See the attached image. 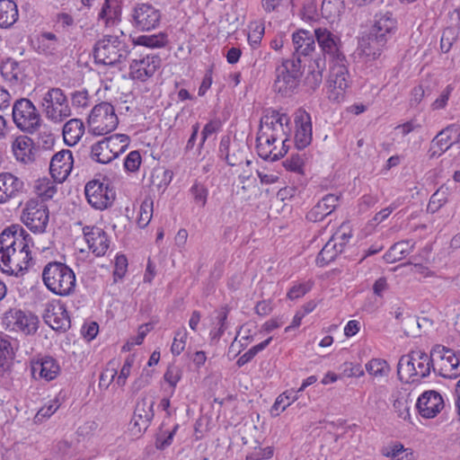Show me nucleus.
Returning <instances> with one entry per match:
<instances>
[{
  "label": "nucleus",
  "mask_w": 460,
  "mask_h": 460,
  "mask_svg": "<svg viewBox=\"0 0 460 460\" xmlns=\"http://www.w3.org/2000/svg\"><path fill=\"white\" fill-rule=\"evenodd\" d=\"M314 36L319 46V52L312 58L307 64V73L305 84L312 90H316L322 84L323 72L326 69V56L329 57L330 64L333 62H343L346 56L341 50V42L338 36L327 29L318 28L314 30Z\"/></svg>",
  "instance_id": "f257e3e1"
},
{
  "label": "nucleus",
  "mask_w": 460,
  "mask_h": 460,
  "mask_svg": "<svg viewBox=\"0 0 460 460\" xmlns=\"http://www.w3.org/2000/svg\"><path fill=\"white\" fill-rule=\"evenodd\" d=\"M431 368L436 373L434 357L421 350H412L402 355L397 365V375L401 381L408 384L420 383L430 374Z\"/></svg>",
  "instance_id": "f03ea898"
},
{
  "label": "nucleus",
  "mask_w": 460,
  "mask_h": 460,
  "mask_svg": "<svg viewBox=\"0 0 460 460\" xmlns=\"http://www.w3.org/2000/svg\"><path fill=\"white\" fill-rule=\"evenodd\" d=\"M42 280L46 288L55 295L66 296L75 291V272L63 262L47 263L42 270Z\"/></svg>",
  "instance_id": "7ed1b4c3"
},
{
  "label": "nucleus",
  "mask_w": 460,
  "mask_h": 460,
  "mask_svg": "<svg viewBox=\"0 0 460 460\" xmlns=\"http://www.w3.org/2000/svg\"><path fill=\"white\" fill-rule=\"evenodd\" d=\"M93 53L96 63L113 66L125 61L130 49L118 36L106 35L94 44Z\"/></svg>",
  "instance_id": "20e7f679"
},
{
  "label": "nucleus",
  "mask_w": 460,
  "mask_h": 460,
  "mask_svg": "<svg viewBox=\"0 0 460 460\" xmlns=\"http://www.w3.org/2000/svg\"><path fill=\"white\" fill-rule=\"evenodd\" d=\"M274 91L284 97L291 96L299 85L303 75L302 59L288 58L276 67Z\"/></svg>",
  "instance_id": "39448f33"
},
{
  "label": "nucleus",
  "mask_w": 460,
  "mask_h": 460,
  "mask_svg": "<svg viewBox=\"0 0 460 460\" xmlns=\"http://www.w3.org/2000/svg\"><path fill=\"white\" fill-rule=\"evenodd\" d=\"M12 115L15 126L27 134L37 132L41 126V116L30 99L16 100L13 105Z\"/></svg>",
  "instance_id": "423d86ee"
},
{
  "label": "nucleus",
  "mask_w": 460,
  "mask_h": 460,
  "mask_svg": "<svg viewBox=\"0 0 460 460\" xmlns=\"http://www.w3.org/2000/svg\"><path fill=\"white\" fill-rule=\"evenodd\" d=\"M87 123L93 134L103 136L117 128L119 119L112 104L102 102L92 109Z\"/></svg>",
  "instance_id": "0eeeda50"
},
{
  "label": "nucleus",
  "mask_w": 460,
  "mask_h": 460,
  "mask_svg": "<svg viewBox=\"0 0 460 460\" xmlns=\"http://www.w3.org/2000/svg\"><path fill=\"white\" fill-rule=\"evenodd\" d=\"M347 58L343 62L330 64V73L327 79L328 99L340 103L345 100L346 90L350 86Z\"/></svg>",
  "instance_id": "6e6552de"
},
{
  "label": "nucleus",
  "mask_w": 460,
  "mask_h": 460,
  "mask_svg": "<svg viewBox=\"0 0 460 460\" xmlns=\"http://www.w3.org/2000/svg\"><path fill=\"white\" fill-rule=\"evenodd\" d=\"M22 219L31 232L35 234L44 233L49 219V208L43 200L31 199L26 203Z\"/></svg>",
  "instance_id": "1a4fd4ad"
},
{
  "label": "nucleus",
  "mask_w": 460,
  "mask_h": 460,
  "mask_svg": "<svg viewBox=\"0 0 460 460\" xmlns=\"http://www.w3.org/2000/svg\"><path fill=\"white\" fill-rule=\"evenodd\" d=\"M161 11L149 3H137L131 10V25L142 31L156 29L161 22Z\"/></svg>",
  "instance_id": "9d476101"
},
{
  "label": "nucleus",
  "mask_w": 460,
  "mask_h": 460,
  "mask_svg": "<svg viewBox=\"0 0 460 460\" xmlns=\"http://www.w3.org/2000/svg\"><path fill=\"white\" fill-rule=\"evenodd\" d=\"M31 235L19 225H12L0 234V255L28 250Z\"/></svg>",
  "instance_id": "9b49d317"
},
{
  "label": "nucleus",
  "mask_w": 460,
  "mask_h": 460,
  "mask_svg": "<svg viewBox=\"0 0 460 460\" xmlns=\"http://www.w3.org/2000/svg\"><path fill=\"white\" fill-rule=\"evenodd\" d=\"M396 32V30H385L373 25L367 38H362L360 47L363 53L372 59L377 58L382 51L391 41Z\"/></svg>",
  "instance_id": "f8f14e48"
},
{
  "label": "nucleus",
  "mask_w": 460,
  "mask_h": 460,
  "mask_svg": "<svg viewBox=\"0 0 460 460\" xmlns=\"http://www.w3.org/2000/svg\"><path fill=\"white\" fill-rule=\"evenodd\" d=\"M84 194L88 203L99 210L111 206L115 199V191L99 180L88 181L84 187Z\"/></svg>",
  "instance_id": "ddd939ff"
},
{
  "label": "nucleus",
  "mask_w": 460,
  "mask_h": 460,
  "mask_svg": "<svg viewBox=\"0 0 460 460\" xmlns=\"http://www.w3.org/2000/svg\"><path fill=\"white\" fill-rule=\"evenodd\" d=\"M31 261L29 248L14 252L13 255L4 253L0 255V270L8 276L22 277L28 271Z\"/></svg>",
  "instance_id": "4468645a"
},
{
  "label": "nucleus",
  "mask_w": 460,
  "mask_h": 460,
  "mask_svg": "<svg viewBox=\"0 0 460 460\" xmlns=\"http://www.w3.org/2000/svg\"><path fill=\"white\" fill-rule=\"evenodd\" d=\"M315 36L306 30H298L292 35L294 53L291 58L302 59V65L306 66L312 58L315 57Z\"/></svg>",
  "instance_id": "2eb2a0df"
},
{
  "label": "nucleus",
  "mask_w": 460,
  "mask_h": 460,
  "mask_svg": "<svg viewBox=\"0 0 460 460\" xmlns=\"http://www.w3.org/2000/svg\"><path fill=\"white\" fill-rule=\"evenodd\" d=\"M26 193L25 184L22 179L11 172L0 173V204L10 200H18Z\"/></svg>",
  "instance_id": "dca6fc26"
},
{
  "label": "nucleus",
  "mask_w": 460,
  "mask_h": 460,
  "mask_svg": "<svg viewBox=\"0 0 460 460\" xmlns=\"http://www.w3.org/2000/svg\"><path fill=\"white\" fill-rule=\"evenodd\" d=\"M444 406L445 403L442 395L435 390H429L422 393L416 403V408L420 415L425 419L435 418Z\"/></svg>",
  "instance_id": "f3484780"
},
{
  "label": "nucleus",
  "mask_w": 460,
  "mask_h": 460,
  "mask_svg": "<svg viewBox=\"0 0 460 460\" xmlns=\"http://www.w3.org/2000/svg\"><path fill=\"white\" fill-rule=\"evenodd\" d=\"M161 66V58L157 55H146L141 59H133L129 65L130 77L141 82L154 75Z\"/></svg>",
  "instance_id": "a211bd4d"
},
{
  "label": "nucleus",
  "mask_w": 460,
  "mask_h": 460,
  "mask_svg": "<svg viewBox=\"0 0 460 460\" xmlns=\"http://www.w3.org/2000/svg\"><path fill=\"white\" fill-rule=\"evenodd\" d=\"M83 233L89 249L95 256L101 257L107 252L111 242L102 228L87 226L83 228Z\"/></svg>",
  "instance_id": "6ab92c4d"
},
{
  "label": "nucleus",
  "mask_w": 460,
  "mask_h": 460,
  "mask_svg": "<svg viewBox=\"0 0 460 460\" xmlns=\"http://www.w3.org/2000/svg\"><path fill=\"white\" fill-rule=\"evenodd\" d=\"M296 134L295 146L297 149H304L312 142V122L310 114L299 111L295 116Z\"/></svg>",
  "instance_id": "aec40b11"
},
{
  "label": "nucleus",
  "mask_w": 460,
  "mask_h": 460,
  "mask_svg": "<svg viewBox=\"0 0 460 460\" xmlns=\"http://www.w3.org/2000/svg\"><path fill=\"white\" fill-rule=\"evenodd\" d=\"M26 67L25 61L19 62L14 58H7L1 62L0 73L4 80L8 82L11 86H16L24 82Z\"/></svg>",
  "instance_id": "412c9836"
},
{
  "label": "nucleus",
  "mask_w": 460,
  "mask_h": 460,
  "mask_svg": "<svg viewBox=\"0 0 460 460\" xmlns=\"http://www.w3.org/2000/svg\"><path fill=\"white\" fill-rule=\"evenodd\" d=\"M9 323L13 329L22 331L26 335L33 334L38 330L39 318L32 314H26L19 309H12L7 314Z\"/></svg>",
  "instance_id": "4be33fe9"
},
{
  "label": "nucleus",
  "mask_w": 460,
  "mask_h": 460,
  "mask_svg": "<svg viewBox=\"0 0 460 460\" xmlns=\"http://www.w3.org/2000/svg\"><path fill=\"white\" fill-rule=\"evenodd\" d=\"M154 401H148L147 398H141L137 402L132 422L134 428H137V432L146 431L149 427L154 416Z\"/></svg>",
  "instance_id": "5701e85b"
},
{
  "label": "nucleus",
  "mask_w": 460,
  "mask_h": 460,
  "mask_svg": "<svg viewBox=\"0 0 460 460\" xmlns=\"http://www.w3.org/2000/svg\"><path fill=\"white\" fill-rule=\"evenodd\" d=\"M43 318L45 323L56 331L66 332L71 325L68 312L63 305L49 307Z\"/></svg>",
  "instance_id": "b1692460"
},
{
  "label": "nucleus",
  "mask_w": 460,
  "mask_h": 460,
  "mask_svg": "<svg viewBox=\"0 0 460 460\" xmlns=\"http://www.w3.org/2000/svg\"><path fill=\"white\" fill-rule=\"evenodd\" d=\"M279 139L278 134H270L269 131L259 130L256 138V150L258 155L266 161H277L282 157L281 153H272L271 146Z\"/></svg>",
  "instance_id": "393cba45"
},
{
  "label": "nucleus",
  "mask_w": 460,
  "mask_h": 460,
  "mask_svg": "<svg viewBox=\"0 0 460 460\" xmlns=\"http://www.w3.org/2000/svg\"><path fill=\"white\" fill-rule=\"evenodd\" d=\"M339 197L334 194L325 195L306 214V219L311 222H320L329 216L338 206Z\"/></svg>",
  "instance_id": "a878e982"
},
{
  "label": "nucleus",
  "mask_w": 460,
  "mask_h": 460,
  "mask_svg": "<svg viewBox=\"0 0 460 460\" xmlns=\"http://www.w3.org/2000/svg\"><path fill=\"white\" fill-rule=\"evenodd\" d=\"M72 152L68 149H63L55 154L50 161L49 171L54 178H58L61 174L64 179L69 174L73 167Z\"/></svg>",
  "instance_id": "bb28decb"
},
{
  "label": "nucleus",
  "mask_w": 460,
  "mask_h": 460,
  "mask_svg": "<svg viewBox=\"0 0 460 460\" xmlns=\"http://www.w3.org/2000/svg\"><path fill=\"white\" fill-rule=\"evenodd\" d=\"M31 370L33 376L38 372L40 377L51 381L59 374L60 367L54 358L45 356L33 363Z\"/></svg>",
  "instance_id": "cd10ccee"
},
{
  "label": "nucleus",
  "mask_w": 460,
  "mask_h": 460,
  "mask_svg": "<svg viewBox=\"0 0 460 460\" xmlns=\"http://www.w3.org/2000/svg\"><path fill=\"white\" fill-rule=\"evenodd\" d=\"M13 151L17 160L29 164L34 161L33 140L27 136H19L13 142Z\"/></svg>",
  "instance_id": "c85d7f7f"
},
{
  "label": "nucleus",
  "mask_w": 460,
  "mask_h": 460,
  "mask_svg": "<svg viewBox=\"0 0 460 460\" xmlns=\"http://www.w3.org/2000/svg\"><path fill=\"white\" fill-rule=\"evenodd\" d=\"M122 0H105L98 14L99 21L106 26L114 25L120 21Z\"/></svg>",
  "instance_id": "c756f323"
},
{
  "label": "nucleus",
  "mask_w": 460,
  "mask_h": 460,
  "mask_svg": "<svg viewBox=\"0 0 460 460\" xmlns=\"http://www.w3.org/2000/svg\"><path fill=\"white\" fill-rule=\"evenodd\" d=\"M19 11L13 0H0V28L9 29L18 21Z\"/></svg>",
  "instance_id": "7c9ffc66"
},
{
  "label": "nucleus",
  "mask_w": 460,
  "mask_h": 460,
  "mask_svg": "<svg viewBox=\"0 0 460 460\" xmlns=\"http://www.w3.org/2000/svg\"><path fill=\"white\" fill-rule=\"evenodd\" d=\"M84 133V126L81 119H72L63 128V135L66 144L73 146L76 144Z\"/></svg>",
  "instance_id": "2f4dec72"
},
{
  "label": "nucleus",
  "mask_w": 460,
  "mask_h": 460,
  "mask_svg": "<svg viewBox=\"0 0 460 460\" xmlns=\"http://www.w3.org/2000/svg\"><path fill=\"white\" fill-rule=\"evenodd\" d=\"M38 52L46 56L54 55L59 46L57 35L49 31L42 32L38 39Z\"/></svg>",
  "instance_id": "473e14b6"
},
{
  "label": "nucleus",
  "mask_w": 460,
  "mask_h": 460,
  "mask_svg": "<svg viewBox=\"0 0 460 460\" xmlns=\"http://www.w3.org/2000/svg\"><path fill=\"white\" fill-rule=\"evenodd\" d=\"M341 252V247H338L336 242L331 238L318 253L316 264L320 267L326 266Z\"/></svg>",
  "instance_id": "72a5a7b5"
},
{
  "label": "nucleus",
  "mask_w": 460,
  "mask_h": 460,
  "mask_svg": "<svg viewBox=\"0 0 460 460\" xmlns=\"http://www.w3.org/2000/svg\"><path fill=\"white\" fill-rule=\"evenodd\" d=\"M90 157L99 164H109L115 159V155L111 153L104 138L93 144L91 147Z\"/></svg>",
  "instance_id": "f704fd0d"
},
{
  "label": "nucleus",
  "mask_w": 460,
  "mask_h": 460,
  "mask_svg": "<svg viewBox=\"0 0 460 460\" xmlns=\"http://www.w3.org/2000/svg\"><path fill=\"white\" fill-rule=\"evenodd\" d=\"M103 138L115 158L127 150L130 141L129 137L125 134H114Z\"/></svg>",
  "instance_id": "c9c22d12"
},
{
  "label": "nucleus",
  "mask_w": 460,
  "mask_h": 460,
  "mask_svg": "<svg viewBox=\"0 0 460 460\" xmlns=\"http://www.w3.org/2000/svg\"><path fill=\"white\" fill-rule=\"evenodd\" d=\"M168 42L167 34L164 32H159L153 35H141L136 40H133V45L144 46L147 48H163L166 46Z\"/></svg>",
  "instance_id": "e433bc0d"
},
{
  "label": "nucleus",
  "mask_w": 460,
  "mask_h": 460,
  "mask_svg": "<svg viewBox=\"0 0 460 460\" xmlns=\"http://www.w3.org/2000/svg\"><path fill=\"white\" fill-rule=\"evenodd\" d=\"M459 129V126L456 124H451L440 130L436 137L432 139L433 145H436L437 147L445 153L452 146L447 145V143L452 138V134L456 133Z\"/></svg>",
  "instance_id": "4c0bfd02"
},
{
  "label": "nucleus",
  "mask_w": 460,
  "mask_h": 460,
  "mask_svg": "<svg viewBox=\"0 0 460 460\" xmlns=\"http://www.w3.org/2000/svg\"><path fill=\"white\" fill-rule=\"evenodd\" d=\"M431 355L434 357V361L439 359V366H446L456 361L455 358L460 357V351L455 352L447 347L437 344L431 349Z\"/></svg>",
  "instance_id": "58836bf2"
},
{
  "label": "nucleus",
  "mask_w": 460,
  "mask_h": 460,
  "mask_svg": "<svg viewBox=\"0 0 460 460\" xmlns=\"http://www.w3.org/2000/svg\"><path fill=\"white\" fill-rule=\"evenodd\" d=\"M153 199L146 197L140 205L137 225L140 228H145L153 217Z\"/></svg>",
  "instance_id": "ea45409f"
},
{
  "label": "nucleus",
  "mask_w": 460,
  "mask_h": 460,
  "mask_svg": "<svg viewBox=\"0 0 460 460\" xmlns=\"http://www.w3.org/2000/svg\"><path fill=\"white\" fill-rule=\"evenodd\" d=\"M344 7V0H323L321 10L325 17L331 18L339 16Z\"/></svg>",
  "instance_id": "a19ab883"
},
{
  "label": "nucleus",
  "mask_w": 460,
  "mask_h": 460,
  "mask_svg": "<svg viewBox=\"0 0 460 460\" xmlns=\"http://www.w3.org/2000/svg\"><path fill=\"white\" fill-rule=\"evenodd\" d=\"M373 25H377L378 28L397 31V21L391 12H379L375 15V22Z\"/></svg>",
  "instance_id": "79ce46f5"
},
{
  "label": "nucleus",
  "mask_w": 460,
  "mask_h": 460,
  "mask_svg": "<svg viewBox=\"0 0 460 460\" xmlns=\"http://www.w3.org/2000/svg\"><path fill=\"white\" fill-rule=\"evenodd\" d=\"M366 370L369 375L375 376H385L389 373L387 362L380 358H373L366 364Z\"/></svg>",
  "instance_id": "37998d69"
},
{
  "label": "nucleus",
  "mask_w": 460,
  "mask_h": 460,
  "mask_svg": "<svg viewBox=\"0 0 460 460\" xmlns=\"http://www.w3.org/2000/svg\"><path fill=\"white\" fill-rule=\"evenodd\" d=\"M181 376L182 371L178 366H168L164 375V379L172 387V391L170 394L171 396L174 394L175 387L177 386L178 382L181 380Z\"/></svg>",
  "instance_id": "c03bdc74"
},
{
  "label": "nucleus",
  "mask_w": 460,
  "mask_h": 460,
  "mask_svg": "<svg viewBox=\"0 0 460 460\" xmlns=\"http://www.w3.org/2000/svg\"><path fill=\"white\" fill-rule=\"evenodd\" d=\"M190 192L196 204L199 205L201 208L206 206L208 190L204 184L195 181L191 186Z\"/></svg>",
  "instance_id": "a18cd8bd"
},
{
  "label": "nucleus",
  "mask_w": 460,
  "mask_h": 460,
  "mask_svg": "<svg viewBox=\"0 0 460 460\" xmlns=\"http://www.w3.org/2000/svg\"><path fill=\"white\" fill-rule=\"evenodd\" d=\"M299 393L300 392H297V390L293 389L284 392L276 399V402L273 404L272 409L278 411L279 408L282 405L281 411H285V409L288 406H289L291 402L297 400Z\"/></svg>",
  "instance_id": "49530a36"
},
{
  "label": "nucleus",
  "mask_w": 460,
  "mask_h": 460,
  "mask_svg": "<svg viewBox=\"0 0 460 460\" xmlns=\"http://www.w3.org/2000/svg\"><path fill=\"white\" fill-rule=\"evenodd\" d=\"M352 237L351 229L349 225L342 224L336 233L332 236V239L336 242L338 247L343 252L345 245Z\"/></svg>",
  "instance_id": "de8ad7c7"
},
{
  "label": "nucleus",
  "mask_w": 460,
  "mask_h": 460,
  "mask_svg": "<svg viewBox=\"0 0 460 460\" xmlns=\"http://www.w3.org/2000/svg\"><path fill=\"white\" fill-rule=\"evenodd\" d=\"M188 332L185 328H182L175 332L174 339L171 347V351L173 355H180L185 348Z\"/></svg>",
  "instance_id": "09e8293b"
},
{
  "label": "nucleus",
  "mask_w": 460,
  "mask_h": 460,
  "mask_svg": "<svg viewBox=\"0 0 460 460\" xmlns=\"http://www.w3.org/2000/svg\"><path fill=\"white\" fill-rule=\"evenodd\" d=\"M450 365L439 366L438 375L446 378H456L460 376V357L455 358Z\"/></svg>",
  "instance_id": "8fccbe9b"
},
{
  "label": "nucleus",
  "mask_w": 460,
  "mask_h": 460,
  "mask_svg": "<svg viewBox=\"0 0 460 460\" xmlns=\"http://www.w3.org/2000/svg\"><path fill=\"white\" fill-rule=\"evenodd\" d=\"M11 342L7 339V335L0 333V368H4L12 354Z\"/></svg>",
  "instance_id": "3c124183"
},
{
  "label": "nucleus",
  "mask_w": 460,
  "mask_h": 460,
  "mask_svg": "<svg viewBox=\"0 0 460 460\" xmlns=\"http://www.w3.org/2000/svg\"><path fill=\"white\" fill-rule=\"evenodd\" d=\"M283 165L288 171L300 173L303 171L304 158L299 154H293L283 162Z\"/></svg>",
  "instance_id": "603ef678"
},
{
  "label": "nucleus",
  "mask_w": 460,
  "mask_h": 460,
  "mask_svg": "<svg viewBox=\"0 0 460 460\" xmlns=\"http://www.w3.org/2000/svg\"><path fill=\"white\" fill-rule=\"evenodd\" d=\"M456 40V36L454 29H452V28L445 29L443 31L441 40H440L441 51L444 53H447L451 49Z\"/></svg>",
  "instance_id": "864d4df0"
},
{
  "label": "nucleus",
  "mask_w": 460,
  "mask_h": 460,
  "mask_svg": "<svg viewBox=\"0 0 460 460\" xmlns=\"http://www.w3.org/2000/svg\"><path fill=\"white\" fill-rule=\"evenodd\" d=\"M141 164V155L137 150L131 151L124 159V168L128 172H136Z\"/></svg>",
  "instance_id": "5fc2aeb1"
},
{
  "label": "nucleus",
  "mask_w": 460,
  "mask_h": 460,
  "mask_svg": "<svg viewBox=\"0 0 460 460\" xmlns=\"http://www.w3.org/2000/svg\"><path fill=\"white\" fill-rule=\"evenodd\" d=\"M250 28L252 32L248 35V41L252 47L255 48L261 43L264 34V25L263 23L254 22Z\"/></svg>",
  "instance_id": "6e6d98bb"
},
{
  "label": "nucleus",
  "mask_w": 460,
  "mask_h": 460,
  "mask_svg": "<svg viewBox=\"0 0 460 460\" xmlns=\"http://www.w3.org/2000/svg\"><path fill=\"white\" fill-rule=\"evenodd\" d=\"M407 449L404 448L403 445L401 443H395L391 450L384 453L386 456H390L396 460H411L412 453H405Z\"/></svg>",
  "instance_id": "4d7b16f0"
},
{
  "label": "nucleus",
  "mask_w": 460,
  "mask_h": 460,
  "mask_svg": "<svg viewBox=\"0 0 460 460\" xmlns=\"http://www.w3.org/2000/svg\"><path fill=\"white\" fill-rule=\"evenodd\" d=\"M128 259L125 255H117L115 259V270L113 271L114 280L121 279L127 271Z\"/></svg>",
  "instance_id": "13d9d810"
},
{
  "label": "nucleus",
  "mask_w": 460,
  "mask_h": 460,
  "mask_svg": "<svg viewBox=\"0 0 460 460\" xmlns=\"http://www.w3.org/2000/svg\"><path fill=\"white\" fill-rule=\"evenodd\" d=\"M454 90V86L452 84L447 85V87L442 91L439 97L437 98L433 103L431 104V107L433 110H441L444 109L447 106V101L449 99V96L451 93Z\"/></svg>",
  "instance_id": "bf43d9fd"
},
{
  "label": "nucleus",
  "mask_w": 460,
  "mask_h": 460,
  "mask_svg": "<svg viewBox=\"0 0 460 460\" xmlns=\"http://www.w3.org/2000/svg\"><path fill=\"white\" fill-rule=\"evenodd\" d=\"M273 456V448L267 447L265 448L254 447V451L246 456V460H262L269 459Z\"/></svg>",
  "instance_id": "052dcab7"
},
{
  "label": "nucleus",
  "mask_w": 460,
  "mask_h": 460,
  "mask_svg": "<svg viewBox=\"0 0 460 460\" xmlns=\"http://www.w3.org/2000/svg\"><path fill=\"white\" fill-rule=\"evenodd\" d=\"M414 244L415 243L412 242L411 240H405L394 243L392 246V248L393 252L398 253V256H401L402 259V257H405L411 252V250L414 247Z\"/></svg>",
  "instance_id": "680f3d73"
},
{
  "label": "nucleus",
  "mask_w": 460,
  "mask_h": 460,
  "mask_svg": "<svg viewBox=\"0 0 460 460\" xmlns=\"http://www.w3.org/2000/svg\"><path fill=\"white\" fill-rule=\"evenodd\" d=\"M270 118V111L261 119V131H269L270 134H278L280 130L279 122H274Z\"/></svg>",
  "instance_id": "e2e57ef3"
},
{
  "label": "nucleus",
  "mask_w": 460,
  "mask_h": 460,
  "mask_svg": "<svg viewBox=\"0 0 460 460\" xmlns=\"http://www.w3.org/2000/svg\"><path fill=\"white\" fill-rule=\"evenodd\" d=\"M56 22L64 31H70V28L75 25L72 15L67 13H59L56 15Z\"/></svg>",
  "instance_id": "0e129e2a"
},
{
  "label": "nucleus",
  "mask_w": 460,
  "mask_h": 460,
  "mask_svg": "<svg viewBox=\"0 0 460 460\" xmlns=\"http://www.w3.org/2000/svg\"><path fill=\"white\" fill-rule=\"evenodd\" d=\"M270 118H272V120L275 119L274 122H279V127L283 133H285L284 127L290 130V118L286 113H280L276 110H271Z\"/></svg>",
  "instance_id": "69168bd1"
},
{
  "label": "nucleus",
  "mask_w": 460,
  "mask_h": 460,
  "mask_svg": "<svg viewBox=\"0 0 460 460\" xmlns=\"http://www.w3.org/2000/svg\"><path fill=\"white\" fill-rule=\"evenodd\" d=\"M311 287L307 284H299L292 287L288 292V297L290 300L297 299L303 296H305Z\"/></svg>",
  "instance_id": "338daca9"
},
{
  "label": "nucleus",
  "mask_w": 460,
  "mask_h": 460,
  "mask_svg": "<svg viewBox=\"0 0 460 460\" xmlns=\"http://www.w3.org/2000/svg\"><path fill=\"white\" fill-rule=\"evenodd\" d=\"M220 128L221 122L219 119H213L208 122L201 131V135H203V141H206L210 135L217 132Z\"/></svg>",
  "instance_id": "774afa93"
}]
</instances>
